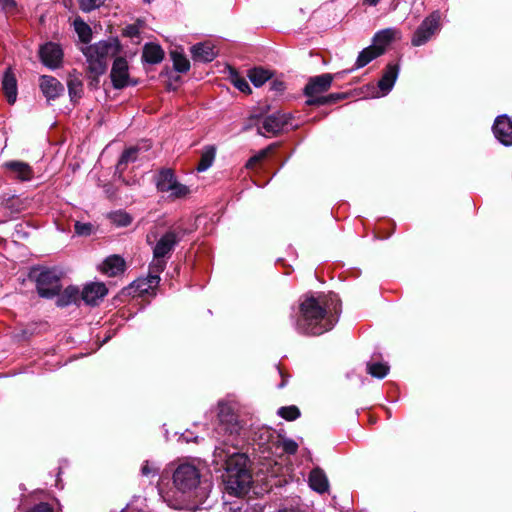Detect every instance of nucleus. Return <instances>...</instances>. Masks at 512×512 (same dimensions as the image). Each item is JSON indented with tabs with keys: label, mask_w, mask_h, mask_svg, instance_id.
<instances>
[{
	"label": "nucleus",
	"mask_w": 512,
	"mask_h": 512,
	"mask_svg": "<svg viewBox=\"0 0 512 512\" xmlns=\"http://www.w3.org/2000/svg\"><path fill=\"white\" fill-rule=\"evenodd\" d=\"M110 221L118 227H126L131 224V216L123 211H117L109 215Z\"/></svg>",
	"instance_id": "34"
},
{
	"label": "nucleus",
	"mask_w": 512,
	"mask_h": 512,
	"mask_svg": "<svg viewBox=\"0 0 512 512\" xmlns=\"http://www.w3.org/2000/svg\"><path fill=\"white\" fill-rule=\"evenodd\" d=\"M118 51V45L114 42L100 41L87 46L83 53L86 56L88 71L94 78L103 75L107 70L108 60Z\"/></svg>",
	"instance_id": "5"
},
{
	"label": "nucleus",
	"mask_w": 512,
	"mask_h": 512,
	"mask_svg": "<svg viewBox=\"0 0 512 512\" xmlns=\"http://www.w3.org/2000/svg\"><path fill=\"white\" fill-rule=\"evenodd\" d=\"M215 155H216V148L214 146L209 145V146L204 147V149L201 153L200 161L196 168L197 171L204 172L207 169H209L214 162Z\"/></svg>",
	"instance_id": "27"
},
{
	"label": "nucleus",
	"mask_w": 512,
	"mask_h": 512,
	"mask_svg": "<svg viewBox=\"0 0 512 512\" xmlns=\"http://www.w3.org/2000/svg\"><path fill=\"white\" fill-rule=\"evenodd\" d=\"M110 77L113 87L116 89H123L129 85L136 84V82L130 80L128 62L123 57H117L114 60Z\"/></svg>",
	"instance_id": "10"
},
{
	"label": "nucleus",
	"mask_w": 512,
	"mask_h": 512,
	"mask_svg": "<svg viewBox=\"0 0 512 512\" xmlns=\"http://www.w3.org/2000/svg\"><path fill=\"white\" fill-rule=\"evenodd\" d=\"M75 233L79 236H89L93 231V225L91 223H83L77 221L74 225Z\"/></svg>",
	"instance_id": "42"
},
{
	"label": "nucleus",
	"mask_w": 512,
	"mask_h": 512,
	"mask_svg": "<svg viewBox=\"0 0 512 512\" xmlns=\"http://www.w3.org/2000/svg\"><path fill=\"white\" fill-rule=\"evenodd\" d=\"M400 34L395 28H386L378 31L373 37L372 47L382 55L386 47Z\"/></svg>",
	"instance_id": "18"
},
{
	"label": "nucleus",
	"mask_w": 512,
	"mask_h": 512,
	"mask_svg": "<svg viewBox=\"0 0 512 512\" xmlns=\"http://www.w3.org/2000/svg\"><path fill=\"white\" fill-rule=\"evenodd\" d=\"M68 91L72 101H74L76 98H79L82 92L81 81L79 79H71L68 82Z\"/></svg>",
	"instance_id": "39"
},
{
	"label": "nucleus",
	"mask_w": 512,
	"mask_h": 512,
	"mask_svg": "<svg viewBox=\"0 0 512 512\" xmlns=\"http://www.w3.org/2000/svg\"><path fill=\"white\" fill-rule=\"evenodd\" d=\"M164 58L163 49L154 43L146 44L143 48L142 59L149 64H158Z\"/></svg>",
	"instance_id": "23"
},
{
	"label": "nucleus",
	"mask_w": 512,
	"mask_h": 512,
	"mask_svg": "<svg viewBox=\"0 0 512 512\" xmlns=\"http://www.w3.org/2000/svg\"><path fill=\"white\" fill-rule=\"evenodd\" d=\"M270 149H271V148H270V147H268V148H266V149H264V150H261L258 154H256V155L252 156V157L247 161V163H246V167H247L248 169H252V168H254V167H255V165H256L258 162L262 161V160L267 156V154L269 153Z\"/></svg>",
	"instance_id": "43"
},
{
	"label": "nucleus",
	"mask_w": 512,
	"mask_h": 512,
	"mask_svg": "<svg viewBox=\"0 0 512 512\" xmlns=\"http://www.w3.org/2000/svg\"><path fill=\"white\" fill-rule=\"evenodd\" d=\"M79 290L74 286L67 287L57 299V306L65 307L78 300Z\"/></svg>",
	"instance_id": "30"
},
{
	"label": "nucleus",
	"mask_w": 512,
	"mask_h": 512,
	"mask_svg": "<svg viewBox=\"0 0 512 512\" xmlns=\"http://www.w3.org/2000/svg\"><path fill=\"white\" fill-rule=\"evenodd\" d=\"M341 312L337 294H306L300 298L299 316L295 328L307 335H321L331 330Z\"/></svg>",
	"instance_id": "2"
},
{
	"label": "nucleus",
	"mask_w": 512,
	"mask_h": 512,
	"mask_svg": "<svg viewBox=\"0 0 512 512\" xmlns=\"http://www.w3.org/2000/svg\"><path fill=\"white\" fill-rule=\"evenodd\" d=\"M0 5L5 10H12L16 7V2L14 0H0Z\"/></svg>",
	"instance_id": "47"
},
{
	"label": "nucleus",
	"mask_w": 512,
	"mask_h": 512,
	"mask_svg": "<svg viewBox=\"0 0 512 512\" xmlns=\"http://www.w3.org/2000/svg\"><path fill=\"white\" fill-rule=\"evenodd\" d=\"M214 457L217 463L225 464L223 483L226 492L234 496H243L248 493L252 484L248 457L242 453H226L221 447L215 448Z\"/></svg>",
	"instance_id": "3"
},
{
	"label": "nucleus",
	"mask_w": 512,
	"mask_h": 512,
	"mask_svg": "<svg viewBox=\"0 0 512 512\" xmlns=\"http://www.w3.org/2000/svg\"><path fill=\"white\" fill-rule=\"evenodd\" d=\"M108 290L104 283L92 282L84 286L81 298L88 305H97L107 294Z\"/></svg>",
	"instance_id": "17"
},
{
	"label": "nucleus",
	"mask_w": 512,
	"mask_h": 512,
	"mask_svg": "<svg viewBox=\"0 0 512 512\" xmlns=\"http://www.w3.org/2000/svg\"><path fill=\"white\" fill-rule=\"evenodd\" d=\"M367 372L376 378L382 379L389 372V366L383 362H368Z\"/></svg>",
	"instance_id": "31"
},
{
	"label": "nucleus",
	"mask_w": 512,
	"mask_h": 512,
	"mask_svg": "<svg viewBox=\"0 0 512 512\" xmlns=\"http://www.w3.org/2000/svg\"><path fill=\"white\" fill-rule=\"evenodd\" d=\"M6 168L16 174V177L22 181L30 180L33 176L31 167L24 162L11 161L5 164Z\"/></svg>",
	"instance_id": "25"
},
{
	"label": "nucleus",
	"mask_w": 512,
	"mask_h": 512,
	"mask_svg": "<svg viewBox=\"0 0 512 512\" xmlns=\"http://www.w3.org/2000/svg\"><path fill=\"white\" fill-rule=\"evenodd\" d=\"M126 263L119 255L107 257L100 265V271L108 277H115L125 271Z\"/></svg>",
	"instance_id": "19"
},
{
	"label": "nucleus",
	"mask_w": 512,
	"mask_h": 512,
	"mask_svg": "<svg viewBox=\"0 0 512 512\" xmlns=\"http://www.w3.org/2000/svg\"><path fill=\"white\" fill-rule=\"evenodd\" d=\"M137 153H138V149L137 148H134V147H131V148H128L126 149L122 155H121V158L118 162V165H117V170H119L120 172L123 171V165H126L130 162H134L136 159H137Z\"/></svg>",
	"instance_id": "35"
},
{
	"label": "nucleus",
	"mask_w": 512,
	"mask_h": 512,
	"mask_svg": "<svg viewBox=\"0 0 512 512\" xmlns=\"http://www.w3.org/2000/svg\"><path fill=\"white\" fill-rule=\"evenodd\" d=\"M232 83L239 91L246 94L251 93V88L245 78L239 75H235L232 77Z\"/></svg>",
	"instance_id": "41"
},
{
	"label": "nucleus",
	"mask_w": 512,
	"mask_h": 512,
	"mask_svg": "<svg viewBox=\"0 0 512 512\" xmlns=\"http://www.w3.org/2000/svg\"><path fill=\"white\" fill-rule=\"evenodd\" d=\"M2 89L9 104L17 99V80L12 68H7L2 79Z\"/></svg>",
	"instance_id": "22"
},
{
	"label": "nucleus",
	"mask_w": 512,
	"mask_h": 512,
	"mask_svg": "<svg viewBox=\"0 0 512 512\" xmlns=\"http://www.w3.org/2000/svg\"><path fill=\"white\" fill-rule=\"evenodd\" d=\"M184 234L185 230L180 225H177L169 228L159 238H157V235L153 232L147 235L148 244H153L152 239L155 241L153 246V259L150 263L153 265L154 272L164 271L167 259L171 256L175 246L180 242Z\"/></svg>",
	"instance_id": "4"
},
{
	"label": "nucleus",
	"mask_w": 512,
	"mask_h": 512,
	"mask_svg": "<svg viewBox=\"0 0 512 512\" xmlns=\"http://www.w3.org/2000/svg\"><path fill=\"white\" fill-rule=\"evenodd\" d=\"M441 30V13L433 11L430 15L425 17L418 28L415 30L411 44L415 47L426 44L432 37H434Z\"/></svg>",
	"instance_id": "7"
},
{
	"label": "nucleus",
	"mask_w": 512,
	"mask_h": 512,
	"mask_svg": "<svg viewBox=\"0 0 512 512\" xmlns=\"http://www.w3.org/2000/svg\"><path fill=\"white\" fill-rule=\"evenodd\" d=\"M381 56L379 54V52H377L373 47L372 45H370L369 47L363 49L357 59H356V62H355V67L352 69V70H355V69H359V68H362L364 66H366L367 64H369L372 60H374L375 58Z\"/></svg>",
	"instance_id": "29"
},
{
	"label": "nucleus",
	"mask_w": 512,
	"mask_h": 512,
	"mask_svg": "<svg viewBox=\"0 0 512 512\" xmlns=\"http://www.w3.org/2000/svg\"><path fill=\"white\" fill-rule=\"evenodd\" d=\"M309 485L313 490H315L319 493L326 492L328 489V486H329L328 479H327L325 473L318 468L313 469L310 472Z\"/></svg>",
	"instance_id": "24"
},
{
	"label": "nucleus",
	"mask_w": 512,
	"mask_h": 512,
	"mask_svg": "<svg viewBox=\"0 0 512 512\" xmlns=\"http://www.w3.org/2000/svg\"><path fill=\"white\" fill-rule=\"evenodd\" d=\"M285 385L284 381L279 385V387H283Z\"/></svg>",
	"instance_id": "50"
},
{
	"label": "nucleus",
	"mask_w": 512,
	"mask_h": 512,
	"mask_svg": "<svg viewBox=\"0 0 512 512\" xmlns=\"http://www.w3.org/2000/svg\"><path fill=\"white\" fill-rule=\"evenodd\" d=\"M283 451L288 454H295L298 450V444L292 439H283L281 441Z\"/></svg>",
	"instance_id": "44"
},
{
	"label": "nucleus",
	"mask_w": 512,
	"mask_h": 512,
	"mask_svg": "<svg viewBox=\"0 0 512 512\" xmlns=\"http://www.w3.org/2000/svg\"><path fill=\"white\" fill-rule=\"evenodd\" d=\"M275 439L279 442V437L274 435V431L269 428H262L258 432H255L254 440L258 442L260 448L265 450H271L270 442Z\"/></svg>",
	"instance_id": "26"
},
{
	"label": "nucleus",
	"mask_w": 512,
	"mask_h": 512,
	"mask_svg": "<svg viewBox=\"0 0 512 512\" xmlns=\"http://www.w3.org/2000/svg\"><path fill=\"white\" fill-rule=\"evenodd\" d=\"M399 74L397 64L389 63L378 82V87L382 91V95H387L393 88Z\"/></svg>",
	"instance_id": "20"
},
{
	"label": "nucleus",
	"mask_w": 512,
	"mask_h": 512,
	"mask_svg": "<svg viewBox=\"0 0 512 512\" xmlns=\"http://www.w3.org/2000/svg\"><path fill=\"white\" fill-rule=\"evenodd\" d=\"M140 34L139 28L136 25H129L124 29V35L134 38Z\"/></svg>",
	"instance_id": "46"
},
{
	"label": "nucleus",
	"mask_w": 512,
	"mask_h": 512,
	"mask_svg": "<svg viewBox=\"0 0 512 512\" xmlns=\"http://www.w3.org/2000/svg\"><path fill=\"white\" fill-rule=\"evenodd\" d=\"M495 137L505 146L512 145V120L506 115L498 116L493 125Z\"/></svg>",
	"instance_id": "16"
},
{
	"label": "nucleus",
	"mask_w": 512,
	"mask_h": 512,
	"mask_svg": "<svg viewBox=\"0 0 512 512\" xmlns=\"http://www.w3.org/2000/svg\"><path fill=\"white\" fill-rule=\"evenodd\" d=\"M278 415L288 421H293L300 416V411L294 405L286 406L279 408Z\"/></svg>",
	"instance_id": "38"
},
{
	"label": "nucleus",
	"mask_w": 512,
	"mask_h": 512,
	"mask_svg": "<svg viewBox=\"0 0 512 512\" xmlns=\"http://www.w3.org/2000/svg\"><path fill=\"white\" fill-rule=\"evenodd\" d=\"M39 55L45 66L55 69L58 68L62 62L63 51L58 44L49 42L41 46Z\"/></svg>",
	"instance_id": "13"
},
{
	"label": "nucleus",
	"mask_w": 512,
	"mask_h": 512,
	"mask_svg": "<svg viewBox=\"0 0 512 512\" xmlns=\"http://www.w3.org/2000/svg\"><path fill=\"white\" fill-rule=\"evenodd\" d=\"M156 186L158 191L167 193L172 200L185 198L190 193L189 187L180 183L170 169L160 171Z\"/></svg>",
	"instance_id": "6"
},
{
	"label": "nucleus",
	"mask_w": 512,
	"mask_h": 512,
	"mask_svg": "<svg viewBox=\"0 0 512 512\" xmlns=\"http://www.w3.org/2000/svg\"><path fill=\"white\" fill-rule=\"evenodd\" d=\"M140 472L143 477H156L159 475L160 466L155 462L146 460L143 462Z\"/></svg>",
	"instance_id": "36"
},
{
	"label": "nucleus",
	"mask_w": 512,
	"mask_h": 512,
	"mask_svg": "<svg viewBox=\"0 0 512 512\" xmlns=\"http://www.w3.org/2000/svg\"><path fill=\"white\" fill-rule=\"evenodd\" d=\"M143 1H144V2H146V3H150V2H152L153 0H143Z\"/></svg>",
	"instance_id": "49"
},
{
	"label": "nucleus",
	"mask_w": 512,
	"mask_h": 512,
	"mask_svg": "<svg viewBox=\"0 0 512 512\" xmlns=\"http://www.w3.org/2000/svg\"><path fill=\"white\" fill-rule=\"evenodd\" d=\"M380 0H364V3L370 5V6H375L378 4Z\"/></svg>",
	"instance_id": "48"
},
{
	"label": "nucleus",
	"mask_w": 512,
	"mask_h": 512,
	"mask_svg": "<svg viewBox=\"0 0 512 512\" xmlns=\"http://www.w3.org/2000/svg\"><path fill=\"white\" fill-rule=\"evenodd\" d=\"M333 78V75L329 73L311 77L305 86L304 94L309 99L321 97L320 94L326 92L331 87Z\"/></svg>",
	"instance_id": "12"
},
{
	"label": "nucleus",
	"mask_w": 512,
	"mask_h": 512,
	"mask_svg": "<svg viewBox=\"0 0 512 512\" xmlns=\"http://www.w3.org/2000/svg\"><path fill=\"white\" fill-rule=\"evenodd\" d=\"M345 98V95L342 93H332L328 96L316 97L314 99H308V105H324L328 103H335L341 99Z\"/></svg>",
	"instance_id": "33"
},
{
	"label": "nucleus",
	"mask_w": 512,
	"mask_h": 512,
	"mask_svg": "<svg viewBox=\"0 0 512 512\" xmlns=\"http://www.w3.org/2000/svg\"><path fill=\"white\" fill-rule=\"evenodd\" d=\"M248 77L254 86L260 87L272 77V73L262 67H256L248 71Z\"/></svg>",
	"instance_id": "28"
},
{
	"label": "nucleus",
	"mask_w": 512,
	"mask_h": 512,
	"mask_svg": "<svg viewBox=\"0 0 512 512\" xmlns=\"http://www.w3.org/2000/svg\"><path fill=\"white\" fill-rule=\"evenodd\" d=\"M27 512H54L53 508L48 503H39Z\"/></svg>",
	"instance_id": "45"
},
{
	"label": "nucleus",
	"mask_w": 512,
	"mask_h": 512,
	"mask_svg": "<svg viewBox=\"0 0 512 512\" xmlns=\"http://www.w3.org/2000/svg\"><path fill=\"white\" fill-rule=\"evenodd\" d=\"M174 69L180 73H185L190 69L189 60L181 53L171 52Z\"/></svg>",
	"instance_id": "32"
},
{
	"label": "nucleus",
	"mask_w": 512,
	"mask_h": 512,
	"mask_svg": "<svg viewBox=\"0 0 512 512\" xmlns=\"http://www.w3.org/2000/svg\"><path fill=\"white\" fill-rule=\"evenodd\" d=\"M161 273L162 272H154L153 265L150 264L147 277L135 280L131 285V289L138 295L153 292L160 282Z\"/></svg>",
	"instance_id": "14"
},
{
	"label": "nucleus",
	"mask_w": 512,
	"mask_h": 512,
	"mask_svg": "<svg viewBox=\"0 0 512 512\" xmlns=\"http://www.w3.org/2000/svg\"><path fill=\"white\" fill-rule=\"evenodd\" d=\"M218 420L219 425L217 428L218 434H228L233 436L240 431V425L235 414V406L232 403L221 401L218 405Z\"/></svg>",
	"instance_id": "8"
},
{
	"label": "nucleus",
	"mask_w": 512,
	"mask_h": 512,
	"mask_svg": "<svg viewBox=\"0 0 512 512\" xmlns=\"http://www.w3.org/2000/svg\"><path fill=\"white\" fill-rule=\"evenodd\" d=\"M105 0H79V7L83 12H90L104 4Z\"/></svg>",
	"instance_id": "40"
},
{
	"label": "nucleus",
	"mask_w": 512,
	"mask_h": 512,
	"mask_svg": "<svg viewBox=\"0 0 512 512\" xmlns=\"http://www.w3.org/2000/svg\"><path fill=\"white\" fill-rule=\"evenodd\" d=\"M288 122L289 117L286 114L277 112L264 118L258 132L264 136L277 135L284 130Z\"/></svg>",
	"instance_id": "11"
},
{
	"label": "nucleus",
	"mask_w": 512,
	"mask_h": 512,
	"mask_svg": "<svg viewBox=\"0 0 512 512\" xmlns=\"http://www.w3.org/2000/svg\"><path fill=\"white\" fill-rule=\"evenodd\" d=\"M36 287L41 297H54L61 289L60 273L56 269L41 271L36 279Z\"/></svg>",
	"instance_id": "9"
},
{
	"label": "nucleus",
	"mask_w": 512,
	"mask_h": 512,
	"mask_svg": "<svg viewBox=\"0 0 512 512\" xmlns=\"http://www.w3.org/2000/svg\"><path fill=\"white\" fill-rule=\"evenodd\" d=\"M39 88L47 101L55 100L64 93L63 84L50 75H42L39 78Z\"/></svg>",
	"instance_id": "15"
},
{
	"label": "nucleus",
	"mask_w": 512,
	"mask_h": 512,
	"mask_svg": "<svg viewBox=\"0 0 512 512\" xmlns=\"http://www.w3.org/2000/svg\"><path fill=\"white\" fill-rule=\"evenodd\" d=\"M191 54L195 61L211 62L217 56V51L211 43L204 42L193 45Z\"/></svg>",
	"instance_id": "21"
},
{
	"label": "nucleus",
	"mask_w": 512,
	"mask_h": 512,
	"mask_svg": "<svg viewBox=\"0 0 512 512\" xmlns=\"http://www.w3.org/2000/svg\"><path fill=\"white\" fill-rule=\"evenodd\" d=\"M165 476L159 478L157 489L160 497L169 506L180 508L187 506L197 509L208 499L212 483L203 479L198 467L189 462H183L176 466L172 472L174 491L165 489Z\"/></svg>",
	"instance_id": "1"
},
{
	"label": "nucleus",
	"mask_w": 512,
	"mask_h": 512,
	"mask_svg": "<svg viewBox=\"0 0 512 512\" xmlns=\"http://www.w3.org/2000/svg\"><path fill=\"white\" fill-rule=\"evenodd\" d=\"M75 30L78 33L82 42H89L91 38L90 27L82 20L74 21Z\"/></svg>",
	"instance_id": "37"
}]
</instances>
